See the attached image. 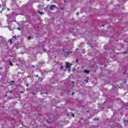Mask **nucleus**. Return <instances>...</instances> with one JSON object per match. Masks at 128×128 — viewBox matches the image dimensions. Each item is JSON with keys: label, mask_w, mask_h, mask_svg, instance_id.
Wrapping results in <instances>:
<instances>
[{"label": "nucleus", "mask_w": 128, "mask_h": 128, "mask_svg": "<svg viewBox=\"0 0 128 128\" xmlns=\"http://www.w3.org/2000/svg\"><path fill=\"white\" fill-rule=\"evenodd\" d=\"M12 82H14V80H12Z\"/></svg>", "instance_id": "c756f323"}, {"label": "nucleus", "mask_w": 128, "mask_h": 128, "mask_svg": "<svg viewBox=\"0 0 128 128\" xmlns=\"http://www.w3.org/2000/svg\"><path fill=\"white\" fill-rule=\"evenodd\" d=\"M8 62H9L10 65L11 66H14V64L12 63V61H10V60H8Z\"/></svg>", "instance_id": "423d86ee"}, {"label": "nucleus", "mask_w": 128, "mask_h": 128, "mask_svg": "<svg viewBox=\"0 0 128 128\" xmlns=\"http://www.w3.org/2000/svg\"><path fill=\"white\" fill-rule=\"evenodd\" d=\"M22 128V127H20V128Z\"/></svg>", "instance_id": "ea45409f"}, {"label": "nucleus", "mask_w": 128, "mask_h": 128, "mask_svg": "<svg viewBox=\"0 0 128 128\" xmlns=\"http://www.w3.org/2000/svg\"><path fill=\"white\" fill-rule=\"evenodd\" d=\"M72 66V64H70L68 62H66V68H72V66Z\"/></svg>", "instance_id": "7ed1b4c3"}, {"label": "nucleus", "mask_w": 128, "mask_h": 128, "mask_svg": "<svg viewBox=\"0 0 128 128\" xmlns=\"http://www.w3.org/2000/svg\"><path fill=\"white\" fill-rule=\"evenodd\" d=\"M46 122H48V124H52V119L49 118V119H46Z\"/></svg>", "instance_id": "20e7f679"}, {"label": "nucleus", "mask_w": 128, "mask_h": 128, "mask_svg": "<svg viewBox=\"0 0 128 128\" xmlns=\"http://www.w3.org/2000/svg\"><path fill=\"white\" fill-rule=\"evenodd\" d=\"M6 4H4V5H3V6H6Z\"/></svg>", "instance_id": "cd10ccee"}, {"label": "nucleus", "mask_w": 128, "mask_h": 128, "mask_svg": "<svg viewBox=\"0 0 128 128\" xmlns=\"http://www.w3.org/2000/svg\"><path fill=\"white\" fill-rule=\"evenodd\" d=\"M94 120H98V119L95 118Z\"/></svg>", "instance_id": "4be33fe9"}, {"label": "nucleus", "mask_w": 128, "mask_h": 128, "mask_svg": "<svg viewBox=\"0 0 128 128\" xmlns=\"http://www.w3.org/2000/svg\"><path fill=\"white\" fill-rule=\"evenodd\" d=\"M7 10H10V8H7Z\"/></svg>", "instance_id": "c85d7f7f"}, {"label": "nucleus", "mask_w": 128, "mask_h": 128, "mask_svg": "<svg viewBox=\"0 0 128 128\" xmlns=\"http://www.w3.org/2000/svg\"><path fill=\"white\" fill-rule=\"evenodd\" d=\"M16 64V66H19L18 64Z\"/></svg>", "instance_id": "72a5a7b5"}, {"label": "nucleus", "mask_w": 128, "mask_h": 128, "mask_svg": "<svg viewBox=\"0 0 128 128\" xmlns=\"http://www.w3.org/2000/svg\"><path fill=\"white\" fill-rule=\"evenodd\" d=\"M19 100H20V99Z\"/></svg>", "instance_id": "c03bdc74"}, {"label": "nucleus", "mask_w": 128, "mask_h": 128, "mask_svg": "<svg viewBox=\"0 0 128 128\" xmlns=\"http://www.w3.org/2000/svg\"><path fill=\"white\" fill-rule=\"evenodd\" d=\"M35 76H36V78H40V76L38 74H36Z\"/></svg>", "instance_id": "dca6fc26"}, {"label": "nucleus", "mask_w": 128, "mask_h": 128, "mask_svg": "<svg viewBox=\"0 0 128 128\" xmlns=\"http://www.w3.org/2000/svg\"><path fill=\"white\" fill-rule=\"evenodd\" d=\"M60 10H64V7H62V8H60Z\"/></svg>", "instance_id": "1a4fd4ad"}, {"label": "nucleus", "mask_w": 128, "mask_h": 128, "mask_svg": "<svg viewBox=\"0 0 128 128\" xmlns=\"http://www.w3.org/2000/svg\"><path fill=\"white\" fill-rule=\"evenodd\" d=\"M72 118H74V114H72Z\"/></svg>", "instance_id": "f3484780"}, {"label": "nucleus", "mask_w": 128, "mask_h": 128, "mask_svg": "<svg viewBox=\"0 0 128 128\" xmlns=\"http://www.w3.org/2000/svg\"><path fill=\"white\" fill-rule=\"evenodd\" d=\"M87 78H88V77H87Z\"/></svg>", "instance_id": "37998d69"}, {"label": "nucleus", "mask_w": 128, "mask_h": 128, "mask_svg": "<svg viewBox=\"0 0 128 128\" xmlns=\"http://www.w3.org/2000/svg\"><path fill=\"white\" fill-rule=\"evenodd\" d=\"M32 68H34V66L32 65Z\"/></svg>", "instance_id": "473e14b6"}, {"label": "nucleus", "mask_w": 128, "mask_h": 128, "mask_svg": "<svg viewBox=\"0 0 128 128\" xmlns=\"http://www.w3.org/2000/svg\"><path fill=\"white\" fill-rule=\"evenodd\" d=\"M78 62V60H76V62Z\"/></svg>", "instance_id": "5701e85b"}, {"label": "nucleus", "mask_w": 128, "mask_h": 128, "mask_svg": "<svg viewBox=\"0 0 128 128\" xmlns=\"http://www.w3.org/2000/svg\"><path fill=\"white\" fill-rule=\"evenodd\" d=\"M0 68V70H2V68Z\"/></svg>", "instance_id": "79ce46f5"}, {"label": "nucleus", "mask_w": 128, "mask_h": 128, "mask_svg": "<svg viewBox=\"0 0 128 128\" xmlns=\"http://www.w3.org/2000/svg\"><path fill=\"white\" fill-rule=\"evenodd\" d=\"M76 16H78V12L76 13Z\"/></svg>", "instance_id": "aec40b11"}, {"label": "nucleus", "mask_w": 128, "mask_h": 128, "mask_svg": "<svg viewBox=\"0 0 128 128\" xmlns=\"http://www.w3.org/2000/svg\"><path fill=\"white\" fill-rule=\"evenodd\" d=\"M18 98H20V94H19V96H18Z\"/></svg>", "instance_id": "6ab92c4d"}, {"label": "nucleus", "mask_w": 128, "mask_h": 128, "mask_svg": "<svg viewBox=\"0 0 128 128\" xmlns=\"http://www.w3.org/2000/svg\"><path fill=\"white\" fill-rule=\"evenodd\" d=\"M84 72L85 74H90V70H88L86 69H85L84 71Z\"/></svg>", "instance_id": "39448f33"}, {"label": "nucleus", "mask_w": 128, "mask_h": 128, "mask_svg": "<svg viewBox=\"0 0 128 128\" xmlns=\"http://www.w3.org/2000/svg\"><path fill=\"white\" fill-rule=\"evenodd\" d=\"M8 100H12V98H8Z\"/></svg>", "instance_id": "412c9836"}, {"label": "nucleus", "mask_w": 128, "mask_h": 128, "mask_svg": "<svg viewBox=\"0 0 128 128\" xmlns=\"http://www.w3.org/2000/svg\"><path fill=\"white\" fill-rule=\"evenodd\" d=\"M2 8V4H0V8Z\"/></svg>", "instance_id": "2f4dec72"}, {"label": "nucleus", "mask_w": 128, "mask_h": 128, "mask_svg": "<svg viewBox=\"0 0 128 128\" xmlns=\"http://www.w3.org/2000/svg\"><path fill=\"white\" fill-rule=\"evenodd\" d=\"M70 54H72V52L71 51H66L65 50H62V54H64L65 58H70Z\"/></svg>", "instance_id": "f257e3e1"}, {"label": "nucleus", "mask_w": 128, "mask_h": 128, "mask_svg": "<svg viewBox=\"0 0 128 128\" xmlns=\"http://www.w3.org/2000/svg\"><path fill=\"white\" fill-rule=\"evenodd\" d=\"M39 14H44V13L42 12H40V10L38 12Z\"/></svg>", "instance_id": "6e6552de"}, {"label": "nucleus", "mask_w": 128, "mask_h": 128, "mask_svg": "<svg viewBox=\"0 0 128 128\" xmlns=\"http://www.w3.org/2000/svg\"><path fill=\"white\" fill-rule=\"evenodd\" d=\"M4 97L8 96V94H6L4 96Z\"/></svg>", "instance_id": "a211bd4d"}, {"label": "nucleus", "mask_w": 128, "mask_h": 128, "mask_svg": "<svg viewBox=\"0 0 128 128\" xmlns=\"http://www.w3.org/2000/svg\"><path fill=\"white\" fill-rule=\"evenodd\" d=\"M42 46H44V45H42Z\"/></svg>", "instance_id": "a19ab883"}, {"label": "nucleus", "mask_w": 128, "mask_h": 128, "mask_svg": "<svg viewBox=\"0 0 128 128\" xmlns=\"http://www.w3.org/2000/svg\"><path fill=\"white\" fill-rule=\"evenodd\" d=\"M74 93L72 94V96H74Z\"/></svg>", "instance_id": "7c9ffc66"}, {"label": "nucleus", "mask_w": 128, "mask_h": 128, "mask_svg": "<svg viewBox=\"0 0 128 128\" xmlns=\"http://www.w3.org/2000/svg\"><path fill=\"white\" fill-rule=\"evenodd\" d=\"M41 79H42V78H41Z\"/></svg>", "instance_id": "a18cd8bd"}, {"label": "nucleus", "mask_w": 128, "mask_h": 128, "mask_svg": "<svg viewBox=\"0 0 128 128\" xmlns=\"http://www.w3.org/2000/svg\"><path fill=\"white\" fill-rule=\"evenodd\" d=\"M84 82H88V80H84Z\"/></svg>", "instance_id": "f8f14e48"}, {"label": "nucleus", "mask_w": 128, "mask_h": 128, "mask_svg": "<svg viewBox=\"0 0 128 128\" xmlns=\"http://www.w3.org/2000/svg\"><path fill=\"white\" fill-rule=\"evenodd\" d=\"M12 40H16V36H14L12 38Z\"/></svg>", "instance_id": "0eeeda50"}, {"label": "nucleus", "mask_w": 128, "mask_h": 128, "mask_svg": "<svg viewBox=\"0 0 128 128\" xmlns=\"http://www.w3.org/2000/svg\"><path fill=\"white\" fill-rule=\"evenodd\" d=\"M46 94H48V92H46Z\"/></svg>", "instance_id": "f704fd0d"}, {"label": "nucleus", "mask_w": 128, "mask_h": 128, "mask_svg": "<svg viewBox=\"0 0 128 128\" xmlns=\"http://www.w3.org/2000/svg\"><path fill=\"white\" fill-rule=\"evenodd\" d=\"M124 74H126V72H124Z\"/></svg>", "instance_id": "c9c22d12"}, {"label": "nucleus", "mask_w": 128, "mask_h": 128, "mask_svg": "<svg viewBox=\"0 0 128 128\" xmlns=\"http://www.w3.org/2000/svg\"><path fill=\"white\" fill-rule=\"evenodd\" d=\"M102 26H104V25H102Z\"/></svg>", "instance_id": "e433bc0d"}, {"label": "nucleus", "mask_w": 128, "mask_h": 128, "mask_svg": "<svg viewBox=\"0 0 128 128\" xmlns=\"http://www.w3.org/2000/svg\"><path fill=\"white\" fill-rule=\"evenodd\" d=\"M72 84H74V81H72Z\"/></svg>", "instance_id": "a878e982"}, {"label": "nucleus", "mask_w": 128, "mask_h": 128, "mask_svg": "<svg viewBox=\"0 0 128 128\" xmlns=\"http://www.w3.org/2000/svg\"><path fill=\"white\" fill-rule=\"evenodd\" d=\"M24 91H20V94H24Z\"/></svg>", "instance_id": "ddd939ff"}, {"label": "nucleus", "mask_w": 128, "mask_h": 128, "mask_svg": "<svg viewBox=\"0 0 128 128\" xmlns=\"http://www.w3.org/2000/svg\"><path fill=\"white\" fill-rule=\"evenodd\" d=\"M31 37L30 36L28 37V40H30Z\"/></svg>", "instance_id": "2eb2a0df"}, {"label": "nucleus", "mask_w": 128, "mask_h": 128, "mask_svg": "<svg viewBox=\"0 0 128 128\" xmlns=\"http://www.w3.org/2000/svg\"><path fill=\"white\" fill-rule=\"evenodd\" d=\"M56 5H51L50 6V9L51 10H56Z\"/></svg>", "instance_id": "f03ea898"}, {"label": "nucleus", "mask_w": 128, "mask_h": 128, "mask_svg": "<svg viewBox=\"0 0 128 128\" xmlns=\"http://www.w3.org/2000/svg\"><path fill=\"white\" fill-rule=\"evenodd\" d=\"M31 94H34V92H32Z\"/></svg>", "instance_id": "393cba45"}, {"label": "nucleus", "mask_w": 128, "mask_h": 128, "mask_svg": "<svg viewBox=\"0 0 128 128\" xmlns=\"http://www.w3.org/2000/svg\"><path fill=\"white\" fill-rule=\"evenodd\" d=\"M60 68H61V70H64V66H61Z\"/></svg>", "instance_id": "9b49d317"}, {"label": "nucleus", "mask_w": 128, "mask_h": 128, "mask_svg": "<svg viewBox=\"0 0 128 128\" xmlns=\"http://www.w3.org/2000/svg\"><path fill=\"white\" fill-rule=\"evenodd\" d=\"M12 90H10V94H12Z\"/></svg>", "instance_id": "bb28decb"}, {"label": "nucleus", "mask_w": 128, "mask_h": 128, "mask_svg": "<svg viewBox=\"0 0 128 128\" xmlns=\"http://www.w3.org/2000/svg\"><path fill=\"white\" fill-rule=\"evenodd\" d=\"M64 2H66V0L64 1Z\"/></svg>", "instance_id": "58836bf2"}, {"label": "nucleus", "mask_w": 128, "mask_h": 128, "mask_svg": "<svg viewBox=\"0 0 128 128\" xmlns=\"http://www.w3.org/2000/svg\"><path fill=\"white\" fill-rule=\"evenodd\" d=\"M17 30H20V28L18 27V28H17Z\"/></svg>", "instance_id": "4468645a"}, {"label": "nucleus", "mask_w": 128, "mask_h": 128, "mask_svg": "<svg viewBox=\"0 0 128 128\" xmlns=\"http://www.w3.org/2000/svg\"><path fill=\"white\" fill-rule=\"evenodd\" d=\"M124 54H126V52H124Z\"/></svg>", "instance_id": "4c0bfd02"}, {"label": "nucleus", "mask_w": 128, "mask_h": 128, "mask_svg": "<svg viewBox=\"0 0 128 128\" xmlns=\"http://www.w3.org/2000/svg\"><path fill=\"white\" fill-rule=\"evenodd\" d=\"M9 42H10V44H12V40H10Z\"/></svg>", "instance_id": "9d476101"}, {"label": "nucleus", "mask_w": 128, "mask_h": 128, "mask_svg": "<svg viewBox=\"0 0 128 128\" xmlns=\"http://www.w3.org/2000/svg\"><path fill=\"white\" fill-rule=\"evenodd\" d=\"M26 86H28V84H26Z\"/></svg>", "instance_id": "b1692460"}]
</instances>
